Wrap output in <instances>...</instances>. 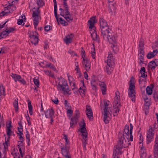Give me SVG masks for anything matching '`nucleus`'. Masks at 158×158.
<instances>
[{
    "label": "nucleus",
    "mask_w": 158,
    "mask_h": 158,
    "mask_svg": "<svg viewBox=\"0 0 158 158\" xmlns=\"http://www.w3.org/2000/svg\"><path fill=\"white\" fill-rule=\"evenodd\" d=\"M129 137V127L128 125H126L124 129L123 134L119 135L118 144L114 147L113 158H118V155L119 154H121L123 153L122 149L123 148H126L129 145H131V143L129 142L130 140Z\"/></svg>",
    "instance_id": "nucleus-1"
},
{
    "label": "nucleus",
    "mask_w": 158,
    "mask_h": 158,
    "mask_svg": "<svg viewBox=\"0 0 158 158\" xmlns=\"http://www.w3.org/2000/svg\"><path fill=\"white\" fill-rule=\"evenodd\" d=\"M100 28L101 34V36L103 37L104 40H109L110 42H112L114 39V37L112 34V31L109 28V26L106 20L103 18L99 19Z\"/></svg>",
    "instance_id": "nucleus-2"
},
{
    "label": "nucleus",
    "mask_w": 158,
    "mask_h": 158,
    "mask_svg": "<svg viewBox=\"0 0 158 158\" xmlns=\"http://www.w3.org/2000/svg\"><path fill=\"white\" fill-rule=\"evenodd\" d=\"M129 86L128 91V96L131 98V101L133 102H135V79L133 77H132L129 81Z\"/></svg>",
    "instance_id": "nucleus-3"
},
{
    "label": "nucleus",
    "mask_w": 158,
    "mask_h": 158,
    "mask_svg": "<svg viewBox=\"0 0 158 158\" xmlns=\"http://www.w3.org/2000/svg\"><path fill=\"white\" fill-rule=\"evenodd\" d=\"M58 79L59 82L57 85V89L70 94H69L70 90L69 89L67 81L61 77L58 78Z\"/></svg>",
    "instance_id": "nucleus-4"
},
{
    "label": "nucleus",
    "mask_w": 158,
    "mask_h": 158,
    "mask_svg": "<svg viewBox=\"0 0 158 158\" xmlns=\"http://www.w3.org/2000/svg\"><path fill=\"white\" fill-rule=\"evenodd\" d=\"M110 103V102L107 101L106 102H104V106L105 107L104 109V114L103 117V121L106 124H107L109 123L110 119L109 117V115L110 113L108 111V107Z\"/></svg>",
    "instance_id": "nucleus-5"
},
{
    "label": "nucleus",
    "mask_w": 158,
    "mask_h": 158,
    "mask_svg": "<svg viewBox=\"0 0 158 158\" xmlns=\"http://www.w3.org/2000/svg\"><path fill=\"white\" fill-rule=\"evenodd\" d=\"M59 10L60 11V15L64 17L67 22L71 23L73 21V17L69 10L64 11V9L62 8H60Z\"/></svg>",
    "instance_id": "nucleus-6"
},
{
    "label": "nucleus",
    "mask_w": 158,
    "mask_h": 158,
    "mask_svg": "<svg viewBox=\"0 0 158 158\" xmlns=\"http://www.w3.org/2000/svg\"><path fill=\"white\" fill-rule=\"evenodd\" d=\"M80 113L79 110L77 109L75 111V115L71 119V121L70 124V127L71 128H73L74 127L73 126L77 124V123L78 122V118L80 117Z\"/></svg>",
    "instance_id": "nucleus-7"
},
{
    "label": "nucleus",
    "mask_w": 158,
    "mask_h": 158,
    "mask_svg": "<svg viewBox=\"0 0 158 158\" xmlns=\"http://www.w3.org/2000/svg\"><path fill=\"white\" fill-rule=\"evenodd\" d=\"M81 128V132L82 133V136L83 139H85L86 140L87 139V132H85V131H86V128H85V123L84 122V119L81 121V123L79 124Z\"/></svg>",
    "instance_id": "nucleus-8"
},
{
    "label": "nucleus",
    "mask_w": 158,
    "mask_h": 158,
    "mask_svg": "<svg viewBox=\"0 0 158 158\" xmlns=\"http://www.w3.org/2000/svg\"><path fill=\"white\" fill-rule=\"evenodd\" d=\"M40 13V12H38V11H34L33 12L32 16L34 18L33 23L35 29H36L39 23V18H40V16H39Z\"/></svg>",
    "instance_id": "nucleus-9"
},
{
    "label": "nucleus",
    "mask_w": 158,
    "mask_h": 158,
    "mask_svg": "<svg viewBox=\"0 0 158 158\" xmlns=\"http://www.w3.org/2000/svg\"><path fill=\"white\" fill-rule=\"evenodd\" d=\"M154 131L153 128L152 127H150L149 130L147 131V144H149L153 140L154 135V133H153Z\"/></svg>",
    "instance_id": "nucleus-10"
},
{
    "label": "nucleus",
    "mask_w": 158,
    "mask_h": 158,
    "mask_svg": "<svg viewBox=\"0 0 158 158\" xmlns=\"http://www.w3.org/2000/svg\"><path fill=\"white\" fill-rule=\"evenodd\" d=\"M113 55L111 51L109 52L106 62L107 65L111 66H114L115 64V58Z\"/></svg>",
    "instance_id": "nucleus-11"
},
{
    "label": "nucleus",
    "mask_w": 158,
    "mask_h": 158,
    "mask_svg": "<svg viewBox=\"0 0 158 158\" xmlns=\"http://www.w3.org/2000/svg\"><path fill=\"white\" fill-rule=\"evenodd\" d=\"M69 147L65 146L61 148V152L62 155L65 158H71V155L69 153Z\"/></svg>",
    "instance_id": "nucleus-12"
},
{
    "label": "nucleus",
    "mask_w": 158,
    "mask_h": 158,
    "mask_svg": "<svg viewBox=\"0 0 158 158\" xmlns=\"http://www.w3.org/2000/svg\"><path fill=\"white\" fill-rule=\"evenodd\" d=\"M83 61H82V64L84 66V68L85 69L86 71H88L91 67L90 62L89 60L87 58H85V56L84 55L83 56Z\"/></svg>",
    "instance_id": "nucleus-13"
},
{
    "label": "nucleus",
    "mask_w": 158,
    "mask_h": 158,
    "mask_svg": "<svg viewBox=\"0 0 158 158\" xmlns=\"http://www.w3.org/2000/svg\"><path fill=\"white\" fill-rule=\"evenodd\" d=\"M86 115L90 121H92L93 119V112L91 108L89 106H86Z\"/></svg>",
    "instance_id": "nucleus-14"
},
{
    "label": "nucleus",
    "mask_w": 158,
    "mask_h": 158,
    "mask_svg": "<svg viewBox=\"0 0 158 158\" xmlns=\"http://www.w3.org/2000/svg\"><path fill=\"white\" fill-rule=\"evenodd\" d=\"M45 116L48 118L52 117H54V112L53 108H51L47 110L46 111H44Z\"/></svg>",
    "instance_id": "nucleus-15"
},
{
    "label": "nucleus",
    "mask_w": 158,
    "mask_h": 158,
    "mask_svg": "<svg viewBox=\"0 0 158 158\" xmlns=\"http://www.w3.org/2000/svg\"><path fill=\"white\" fill-rule=\"evenodd\" d=\"M119 95L120 93L119 91H117L115 92L116 96H115L114 100L113 102V104L115 105V106H117L118 105V106L120 105V99Z\"/></svg>",
    "instance_id": "nucleus-16"
},
{
    "label": "nucleus",
    "mask_w": 158,
    "mask_h": 158,
    "mask_svg": "<svg viewBox=\"0 0 158 158\" xmlns=\"http://www.w3.org/2000/svg\"><path fill=\"white\" fill-rule=\"evenodd\" d=\"M16 7L14 4L8 5L4 7L5 10H6L8 14L11 13L13 11L16 10Z\"/></svg>",
    "instance_id": "nucleus-17"
},
{
    "label": "nucleus",
    "mask_w": 158,
    "mask_h": 158,
    "mask_svg": "<svg viewBox=\"0 0 158 158\" xmlns=\"http://www.w3.org/2000/svg\"><path fill=\"white\" fill-rule=\"evenodd\" d=\"M96 16H93L91 17L88 20V23L89 25V28L92 29L93 28H95L94 26V24L96 22Z\"/></svg>",
    "instance_id": "nucleus-18"
},
{
    "label": "nucleus",
    "mask_w": 158,
    "mask_h": 158,
    "mask_svg": "<svg viewBox=\"0 0 158 158\" xmlns=\"http://www.w3.org/2000/svg\"><path fill=\"white\" fill-rule=\"evenodd\" d=\"M106 40H108L110 43H111L112 44V46H111L113 51L114 53H116L118 51V48H117V45L116 44V40L115 38L114 37V39L113 42H110L109 40L107 39Z\"/></svg>",
    "instance_id": "nucleus-19"
},
{
    "label": "nucleus",
    "mask_w": 158,
    "mask_h": 158,
    "mask_svg": "<svg viewBox=\"0 0 158 158\" xmlns=\"http://www.w3.org/2000/svg\"><path fill=\"white\" fill-rule=\"evenodd\" d=\"M29 37L31 38L30 41L32 44L36 45L38 43L39 39L38 36L34 35H31Z\"/></svg>",
    "instance_id": "nucleus-20"
},
{
    "label": "nucleus",
    "mask_w": 158,
    "mask_h": 158,
    "mask_svg": "<svg viewBox=\"0 0 158 158\" xmlns=\"http://www.w3.org/2000/svg\"><path fill=\"white\" fill-rule=\"evenodd\" d=\"M74 37V36L72 34L69 35H67L64 40L67 44H69L72 41Z\"/></svg>",
    "instance_id": "nucleus-21"
},
{
    "label": "nucleus",
    "mask_w": 158,
    "mask_h": 158,
    "mask_svg": "<svg viewBox=\"0 0 158 158\" xmlns=\"http://www.w3.org/2000/svg\"><path fill=\"white\" fill-rule=\"evenodd\" d=\"M144 40L141 38H140L139 44V52H144Z\"/></svg>",
    "instance_id": "nucleus-22"
},
{
    "label": "nucleus",
    "mask_w": 158,
    "mask_h": 158,
    "mask_svg": "<svg viewBox=\"0 0 158 158\" xmlns=\"http://www.w3.org/2000/svg\"><path fill=\"white\" fill-rule=\"evenodd\" d=\"M93 30L94 31L91 33V36L93 40L99 42L100 41L99 36L97 35L96 31L94 29Z\"/></svg>",
    "instance_id": "nucleus-23"
},
{
    "label": "nucleus",
    "mask_w": 158,
    "mask_h": 158,
    "mask_svg": "<svg viewBox=\"0 0 158 158\" xmlns=\"http://www.w3.org/2000/svg\"><path fill=\"white\" fill-rule=\"evenodd\" d=\"M158 66V64L155 61L152 60L149 62L148 65V69L149 70V68H151L152 71L155 69L156 66Z\"/></svg>",
    "instance_id": "nucleus-24"
},
{
    "label": "nucleus",
    "mask_w": 158,
    "mask_h": 158,
    "mask_svg": "<svg viewBox=\"0 0 158 158\" xmlns=\"http://www.w3.org/2000/svg\"><path fill=\"white\" fill-rule=\"evenodd\" d=\"M54 5V12L55 18L56 19L57 21L59 23L58 18L57 14V5L56 0H53Z\"/></svg>",
    "instance_id": "nucleus-25"
},
{
    "label": "nucleus",
    "mask_w": 158,
    "mask_h": 158,
    "mask_svg": "<svg viewBox=\"0 0 158 158\" xmlns=\"http://www.w3.org/2000/svg\"><path fill=\"white\" fill-rule=\"evenodd\" d=\"M157 52L158 51L157 50H153L152 52L148 53L147 55V57L148 59L153 58L156 55Z\"/></svg>",
    "instance_id": "nucleus-26"
},
{
    "label": "nucleus",
    "mask_w": 158,
    "mask_h": 158,
    "mask_svg": "<svg viewBox=\"0 0 158 158\" xmlns=\"http://www.w3.org/2000/svg\"><path fill=\"white\" fill-rule=\"evenodd\" d=\"M4 136H6L5 134L4 135ZM9 139H8V138L7 139H6V137H5V143H3V145L4 146V151H3V153H5V150L6 149H8V144H9Z\"/></svg>",
    "instance_id": "nucleus-27"
},
{
    "label": "nucleus",
    "mask_w": 158,
    "mask_h": 158,
    "mask_svg": "<svg viewBox=\"0 0 158 158\" xmlns=\"http://www.w3.org/2000/svg\"><path fill=\"white\" fill-rule=\"evenodd\" d=\"M139 54H140L139 56V64H143V58L144 56V52H139Z\"/></svg>",
    "instance_id": "nucleus-28"
},
{
    "label": "nucleus",
    "mask_w": 158,
    "mask_h": 158,
    "mask_svg": "<svg viewBox=\"0 0 158 158\" xmlns=\"http://www.w3.org/2000/svg\"><path fill=\"white\" fill-rule=\"evenodd\" d=\"M114 69V66H110L107 65L106 67V70H105V71H106V73L110 75L111 73Z\"/></svg>",
    "instance_id": "nucleus-29"
},
{
    "label": "nucleus",
    "mask_w": 158,
    "mask_h": 158,
    "mask_svg": "<svg viewBox=\"0 0 158 158\" xmlns=\"http://www.w3.org/2000/svg\"><path fill=\"white\" fill-rule=\"evenodd\" d=\"M9 126L7 127L6 129V135L8 137V139H10V136L11 135V133H13V132L11 131L10 129V127H11V122H10L9 124Z\"/></svg>",
    "instance_id": "nucleus-30"
},
{
    "label": "nucleus",
    "mask_w": 158,
    "mask_h": 158,
    "mask_svg": "<svg viewBox=\"0 0 158 158\" xmlns=\"http://www.w3.org/2000/svg\"><path fill=\"white\" fill-rule=\"evenodd\" d=\"M141 152L142 153L140 156V158H146L147 154L145 153V150L144 147H143L141 148H140Z\"/></svg>",
    "instance_id": "nucleus-31"
},
{
    "label": "nucleus",
    "mask_w": 158,
    "mask_h": 158,
    "mask_svg": "<svg viewBox=\"0 0 158 158\" xmlns=\"http://www.w3.org/2000/svg\"><path fill=\"white\" fill-rule=\"evenodd\" d=\"M18 100V98H16L15 99L14 102H13V105L15 107V110L16 112H17L18 111L19 109Z\"/></svg>",
    "instance_id": "nucleus-32"
},
{
    "label": "nucleus",
    "mask_w": 158,
    "mask_h": 158,
    "mask_svg": "<svg viewBox=\"0 0 158 158\" xmlns=\"http://www.w3.org/2000/svg\"><path fill=\"white\" fill-rule=\"evenodd\" d=\"M114 3H111V4H109L108 7H109V11L110 12H113L114 11H115L116 9L115 7L114 6Z\"/></svg>",
    "instance_id": "nucleus-33"
},
{
    "label": "nucleus",
    "mask_w": 158,
    "mask_h": 158,
    "mask_svg": "<svg viewBox=\"0 0 158 158\" xmlns=\"http://www.w3.org/2000/svg\"><path fill=\"white\" fill-rule=\"evenodd\" d=\"M130 140L131 141H132L133 140V136L132 134L133 127L132 124L131 123H130Z\"/></svg>",
    "instance_id": "nucleus-34"
},
{
    "label": "nucleus",
    "mask_w": 158,
    "mask_h": 158,
    "mask_svg": "<svg viewBox=\"0 0 158 158\" xmlns=\"http://www.w3.org/2000/svg\"><path fill=\"white\" fill-rule=\"evenodd\" d=\"M11 76L12 78L14 80L15 82H17V81H18V79H19V78H20V77H19V75L13 73H11Z\"/></svg>",
    "instance_id": "nucleus-35"
},
{
    "label": "nucleus",
    "mask_w": 158,
    "mask_h": 158,
    "mask_svg": "<svg viewBox=\"0 0 158 158\" xmlns=\"http://www.w3.org/2000/svg\"><path fill=\"white\" fill-rule=\"evenodd\" d=\"M28 110L30 114L31 115L33 114L32 106L31 104V102H29L28 103Z\"/></svg>",
    "instance_id": "nucleus-36"
},
{
    "label": "nucleus",
    "mask_w": 158,
    "mask_h": 158,
    "mask_svg": "<svg viewBox=\"0 0 158 158\" xmlns=\"http://www.w3.org/2000/svg\"><path fill=\"white\" fill-rule=\"evenodd\" d=\"M67 0H64L63 5V7L64 8V11L69 10V8L68 5L67 3Z\"/></svg>",
    "instance_id": "nucleus-37"
},
{
    "label": "nucleus",
    "mask_w": 158,
    "mask_h": 158,
    "mask_svg": "<svg viewBox=\"0 0 158 158\" xmlns=\"http://www.w3.org/2000/svg\"><path fill=\"white\" fill-rule=\"evenodd\" d=\"M9 33L7 30L3 31L1 34H0V39L4 38V37H6L8 35Z\"/></svg>",
    "instance_id": "nucleus-38"
},
{
    "label": "nucleus",
    "mask_w": 158,
    "mask_h": 158,
    "mask_svg": "<svg viewBox=\"0 0 158 158\" xmlns=\"http://www.w3.org/2000/svg\"><path fill=\"white\" fill-rule=\"evenodd\" d=\"M153 88V86L152 87L148 86L146 88V91L147 93L149 95L152 94V89Z\"/></svg>",
    "instance_id": "nucleus-39"
},
{
    "label": "nucleus",
    "mask_w": 158,
    "mask_h": 158,
    "mask_svg": "<svg viewBox=\"0 0 158 158\" xmlns=\"http://www.w3.org/2000/svg\"><path fill=\"white\" fill-rule=\"evenodd\" d=\"M36 4L40 7H42L45 5V3L44 0H36Z\"/></svg>",
    "instance_id": "nucleus-40"
},
{
    "label": "nucleus",
    "mask_w": 158,
    "mask_h": 158,
    "mask_svg": "<svg viewBox=\"0 0 158 158\" xmlns=\"http://www.w3.org/2000/svg\"><path fill=\"white\" fill-rule=\"evenodd\" d=\"M19 127H18V131H23V126L22 124L21 120L18 122Z\"/></svg>",
    "instance_id": "nucleus-41"
},
{
    "label": "nucleus",
    "mask_w": 158,
    "mask_h": 158,
    "mask_svg": "<svg viewBox=\"0 0 158 158\" xmlns=\"http://www.w3.org/2000/svg\"><path fill=\"white\" fill-rule=\"evenodd\" d=\"M59 19L60 23L63 26H66L68 25V23L62 18L60 17Z\"/></svg>",
    "instance_id": "nucleus-42"
},
{
    "label": "nucleus",
    "mask_w": 158,
    "mask_h": 158,
    "mask_svg": "<svg viewBox=\"0 0 158 158\" xmlns=\"http://www.w3.org/2000/svg\"><path fill=\"white\" fill-rule=\"evenodd\" d=\"M46 66L50 68V69H52L54 71H56V67L51 63H49L48 64H47L46 65Z\"/></svg>",
    "instance_id": "nucleus-43"
},
{
    "label": "nucleus",
    "mask_w": 158,
    "mask_h": 158,
    "mask_svg": "<svg viewBox=\"0 0 158 158\" xmlns=\"http://www.w3.org/2000/svg\"><path fill=\"white\" fill-rule=\"evenodd\" d=\"M33 81L35 85L37 87H39L40 85V82L39 79H35V77L33 79Z\"/></svg>",
    "instance_id": "nucleus-44"
},
{
    "label": "nucleus",
    "mask_w": 158,
    "mask_h": 158,
    "mask_svg": "<svg viewBox=\"0 0 158 158\" xmlns=\"http://www.w3.org/2000/svg\"><path fill=\"white\" fill-rule=\"evenodd\" d=\"M87 139L86 140L85 139H83L82 140V145L84 148L85 150H86V145L87 144Z\"/></svg>",
    "instance_id": "nucleus-45"
},
{
    "label": "nucleus",
    "mask_w": 158,
    "mask_h": 158,
    "mask_svg": "<svg viewBox=\"0 0 158 158\" xmlns=\"http://www.w3.org/2000/svg\"><path fill=\"white\" fill-rule=\"evenodd\" d=\"M113 107H114V110L115 111L114 113L117 114V113L119 112L120 110L118 108V106H121V105L118 106V105L117 106H115V105H114V104H113Z\"/></svg>",
    "instance_id": "nucleus-46"
},
{
    "label": "nucleus",
    "mask_w": 158,
    "mask_h": 158,
    "mask_svg": "<svg viewBox=\"0 0 158 158\" xmlns=\"http://www.w3.org/2000/svg\"><path fill=\"white\" fill-rule=\"evenodd\" d=\"M19 77L20 78H19V79H18V81L20 82L21 84L23 85H25L26 83V81L24 80L23 79L21 76L19 75Z\"/></svg>",
    "instance_id": "nucleus-47"
},
{
    "label": "nucleus",
    "mask_w": 158,
    "mask_h": 158,
    "mask_svg": "<svg viewBox=\"0 0 158 158\" xmlns=\"http://www.w3.org/2000/svg\"><path fill=\"white\" fill-rule=\"evenodd\" d=\"M73 86H74V88L72 89V90L73 91L74 93H78V89L77 88L76 86L75 83H73Z\"/></svg>",
    "instance_id": "nucleus-48"
},
{
    "label": "nucleus",
    "mask_w": 158,
    "mask_h": 158,
    "mask_svg": "<svg viewBox=\"0 0 158 158\" xmlns=\"http://www.w3.org/2000/svg\"><path fill=\"white\" fill-rule=\"evenodd\" d=\"M8 15V13L7 12V11L6 10H5L4 11H2L0 13V17L3 16L5 15Z\"/></svg>",
    "instance_id": "nucleus-49"
},
{
    "label": "nucleus",
    "mask_w": 158,
    "mask_h": 158,
    "mask_svg": "<svg viewBox=\"0 0 158 158\" xmlns=\"http://www.w3.org/2000/svg\"><path fill=\"white\" fill-rule=\"evenodd\" d=\"M52 29V27L48 25L45 26L44 27V30L47 32L48 31Z\"/></svg>",
    "instance_id": "nucleus-50"
},
{
    "label": "nucleus",
    "mask_w": 158,
    "mask_h": 158,
    "mask_svg": "<svg viewBox=\"0 0 158 158\" xmlns=\"http://www.w3.org/2000/svg\"><path fill=\"white\" fill-rule=\"evenodd\" d=\"M63 137L64 139H65L66 142L65 146H68V145L69 143V141L68 139L67 135H64V137Z\"/></svg>",
    "instance_id": "nucleus-51"
},
{
    "label": "nucleus",
    "mask_w": 158,
    "mask_h": 158,
    "mask_svg": "<svg viewBox=\"0 0 158 158\" xmlns=\"http://www.w3.org/2000/svg\"><path fill=\"white\" fill-rule=\"evenodd\" d=\"M101 90L102 91V93L103 95H105L106 94V87L105 86L101 88Z\"/></svg>",
    "instance_id": "nucleus-52"
},
{
    "label": "nucleus",
    "mask_w": 158,
    "mask_h": 158,
    "mask_svg": "<svg viewBox=\"0 0 158 158\" xmlns=\"http://www.w3.org/2000/svg\"><path fill=\"white\" fill-rule=\"evenodd\" d=\"M19 133H17L18 135L19 136V139L20 140L24 139L23 137L22 136V135H23V131H18Z\"/></svg>",
    "instance_id": "nucleus-53"
},
{
    "label": "nucleus",
    "mask_w": 158,
    "mask_h": 158,
    "mask_svg": "<svg viewBox=\"0 0 158 158\" xmlns=\"http://www.w3.org/2000/svg\"><path fill=\"white\" fill-rule=\"evenodd\" d=\"M81 83H82V84L83 85V86L84 87V88L82 89V91L83 92V93L84 94L85 92L86 89H85L86 87H85V85L84 84V80H81Z\"/></svg>",
    "instance_id": "nucleus-54"
},
{
    "label": "nucleus",
    "mask_w": 158,
    "mask_h": 158,
    "mask_svg": "<svg viewBox=\"0 0 158 158\" xmlns=\"http://www.w3.org/2000/svg\"><path fill=\"white\" fill-rule=\"evenodd\" d=\"M91 53L92 58L94 59L95 58V48H93V50L91 52Z\"/></svg>",
    "instance_id": "nucleus-55"
},
{
    "label": "nucleus",
    "mask_w": 158,
    "mask_h": 158,
    "mask_svg": "<svg viewBox=\"0 0 158 158\" xmlns=\"http://www.w3.org/2000/svg\"><path fill=\"white\" fill-rule=\"evenodd\" d=\"M153 97L156 102L158 101V95L156 92H155L153 94Z\"/></svg>",
    "instance_id": "nucleus-56"
},
{
    "label": "nucleus",
    "mask_w": 158,
    "mask_h": 158,
    "mask_svg": "<svg viewBox=\"0 0 158 158\" xmlns=\"http://www.w3.org/2000/svg\"><path fill=\"white\" fill-rule=\"evenodd\" d=\"M64 104L66 108V109H68L70 107L69 106V103L68 102L67 100H65Z\"/></svg>",
    "instance_id": "nucleus-57"
},
{
    "label": "nucleus",
    "mask_w": 158,
    "mask_h": 158,
    "mask_svg": "<svg viewBox=\"0 0 158 158\" xmlns=\"http://www.w3.org/2000/svg\"><path fill=\"white\" fill-rule=\"evenodd\" d=\"M91 85H98V84L96 82V80L94 79H92L91 81Z\"/></svg>",
    "instance_id": "nucleus-58"
},
{
    "label": "nucleus",
    "mask_w": 158,
    "mask_h": 158,
    "mask_svg": "<svg viewBox=\"0 0 158 158\" xmlns=\"http://www.w3.org/2000/svg\"><path fill=\"white\" fill-rule=\"evenodd\" d=\"M8 32V33H9L11 32L14 31L15 30V28L14 27H10L9 29H6Z\"/></svg>",
    "instance_id": "nucleus-59"
},
{
    "label": "nucleus",
    "mask_w": 158,
    "mask_h": 158,
    "mask_svg": "<svg viewBox=\"0 0 158 158\" xmlns=\"http://www.w3.org/2000/svg\"><path fill=\"white\" fill-rule=\"evenodd\" d=\"M75 65L76 66V68L75 69V70L76 71H77V73H80V69L79 67V65L78 64V63L77 62V65L75 64Z\"/></svg>",
    "instance_id": "nucleus-60"
},
{
    "label": "nucleus",
    "mask_w": 158,
    "mask_h": 158,
    "mask_svg": "<svg viewBox=\"0 0 158 158\" xmlns=\"http://www.w3.org/2000/svg\"><path fill=\"white\" fill-rule=\"evenodd\" d=\"M27 115H28L27 117H26L27 120V122L28 125V126H29L30 125H31V123L30 121V117H29L28 114H27Z\"/></svg>",
    "instance_id": "nucleus-61"
},
{
    "label": "nucleus",
    "mask_w": 158,
    "mask_h": 158,
    "mask_svg": "<svg viewBox=\"0 0 158 158\" xmlns=\"http://www.w3.org/2000/svg\"><path fill=\"white\" fill-rule=\"evenodd\" d=\"M18 148H19V151L20 152V154L21 156L22 157H23V154L22 153V152L21 150L22 148H23V147H19V145H18Z\"/></svg>",
    "instance_id": "nucleus-62"
},
{
    "label": "nucleus",
    "mask_w": 158,
    "mask_h": 158,
    "mask_svg": "<svg viewBox=\"0 0 158 158\" xmlns=\"http://www.w3.org/2000/svg\"><path fill=\"white\" fill-rule=\"evenodd\" d=\"M139 137V144H140L141 143H142L143 139V136L141 135H140Z\"/></svg>",
    "instance_id": "nucleus-63"
},
{
    "label": "nucleus",
    "mask_w": 158,
    "mask_h": 158,
    "mask_svg": "<svg viewBox=\"0 0 158 158\" xmlns=\"http://www.w3.org/2000/svg\"><path fill=\"white\" fill-rule=\"evenodd\" d=\"M23 22V19H19L18 20L17 24L18 25L21 24Z\"/></svg>",
    "instance_id": "nucleus-64"
}]
</instances>
